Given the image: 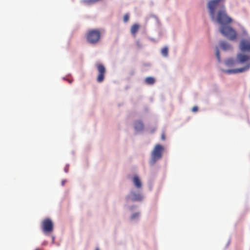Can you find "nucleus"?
<instances>
[{
  "instance_id": "nucleus-1",
  "label": "nucleus",
  "mask_w": 250,
  "mask_h": 250,
  "mask_svg": "<svg viewBox=\"0 0 250 250\" xmlns=\"http://www.w3.org/2000/svg\"><path fill=\"white\" fill-rule=\"evenodd\" d=\"M225 0H210L208 3L209 14L212 21L216 20L222 26L220 28V32L230 40L236 37L235 31L231 27L227 26L232 21L227 13L223 3Z\"/></svg>"
},
{
  "instance_id": "nucleus-2",
  "label": "nucleus",
  "mask_w": 250,
  "mask_h": 250,
  "mask_svg": "<svg viewBox=\"0 0 250 250\" xmlns=\"http://www.w3.org/2000/svg\"><path fill=\"white\" fill-rule=\"evenodd\" d=\"M164 151V146L160 144H157L151 152V159L150 164L154 165L157 161L161 159Z\"/></svg>"
},
{
  "instance_id": "nucleus-3",
  "label": "nucleus",
  "mask_w": 250,
  "mask_h": 250,
  "mask_svg": "<svg viewBox=\"0 0 250 250\" xmlns=\"http://www.w3.org/2000/svg\"><path fill=\"white\" fill-rule=\"evenodd\" d=\"M101 38V32L98 29L89 30L87 33V41L91 44H96L99 42Z\"/></svg>"
},
{
  "instance_id": "nucleus-4",
  "label": "nucleus",
  "mask_w": 250,
  "mask_h": 250,
  "mask_svg": "<svg viewBox=\"0 0 250 250\" xmlns=\"http://www.w3.org/2000/svg\"><path fill=\"white\" fill-rule=\"evenodd\" d=\"M42 229L44 233H51L54 229L52 221L49 218L44 219L42 223Z\"/></svg>"
},
{
  "instance_id": "nucleus-5",
  "label": "nucleus",
  "mask_w": 250,
  "mask_h": 250,
  "mask_svg": "<svg viewBox=\"0 0 250 250\" xmlns=\"http://www.w3.org/2000/svg\"><path fill=\"white\" fill-rule=\"evenodd\" d=\"M96 66L99 73L97 77V81L98 83H102L104 78V74L106 71L105 67L100 63H97Z\"/></svg>"
},
{
  "instance_id": "nucleus-6",
  "label": "nucleus",
  "mask_w": 250,
  "mask_h": 250,
  "mask_svg": "<svg viewBox=\"0 0 250 250\" xmlns=\"http://www.w3.org/2000/svg\"><path fill=\"white\" fill-rule=\"evenodd\" d=\"M134 129L137 131H142L144 129V125L141 121H136L134 122Z\"/></svg>"
},
{
  "instance_id": "nucleus-7",
  "label": "nucleus",
  "mask_w": 250,
  "mask_h": 250,
  "mask_svg": "<svg viewBox=\"0 0 250 250\" xmlns=\"http://www.w3.org/2000/svg\"><path fill=\"white\" fill-rule=\"evenodd\" d=\"M133 183L137 188H142L141 181L137 175L134 176L133 178Z\"/></svg>"
},
{
  "instance_id": "nucleus-8",
  "label": "nucleus",
  "mask_w": 250,
  "mask_h": 250,
  "mask_svg": "<svg viewBox=\"0 0 250 250\" xmlns=\"http://www.w3.org/2000/svg\"><path fill=\"white\" fill-rule=\"evenodd\" d=\"M131 200L133 201H141L143 196L141 194L133 193L131 195Z\"/></svg>"
},
{
  "instance_id": "nucleus-9",
  "label": "nucleus",
  "mask_w": 250,
  "mask_h": 250,
  "mask_svg": "<svg viewBox=\"0 0 250 250\" xmlns=\"http://www.w3.org/2000/svg\"><path fill=\"white\" fill-rule=\"evenodd\" d=\"M139 28H140V25L138 24H137V23L134 24L131 26V29H130L131 33L133 36H135L136 33L138 31Z\"/></svg>"
},
{
  "instance_id": "nucleus-10",
  "label": "nucleus",
  "mask_w": 250,
  "mask_h": 250,
  "mask_svg": "<svg viewBox=\"0 0 250 250\" xmlns=\"http://www.w3.org/2000/svg\"><path fill=\"white\" fill-rule=\"evenodd\" d=\"M220 46L222 49L224 50H228L230 48V45L225 42H220Z\"/></svg>"
},
{
  "instance_id": "nucleus-11",
  "label": "nucleus",
  "mask_w": 250,
  "mask_h": 250,
  "mask_svg": "<svg viewBox=\"0 0 250 250\" xmlns=\"http://www.w3.org/2000/svg\"><path fill=\"white\" fill-rule=\"evenodd\" d=\"M145 82L148 84H153L154 83L155 80L154 78L148 77L146 78Z\"/></svg>"
},
{
  "instance_id": "nucleus-12",
  "label": "nucleus",
  "mask_w": 250,
  "mask_h": 250,
  "mask_svg": "<svg viewBox=\"0 0 250 250\" xmlns=\"http://www.w3.org/2000/svg\"><path fill=\"white\" fill-rule=\"evenodd\" d=\"M99 0H83V2L88 5H91Z\"/></svg>"
},
{
  "instance_id": "nucleus-13",
  "label": "nucleus",
  "mask_w": 250,
  "mask_h": 250,
  "mask_svg": "<svg viewBox=\"0 0 250 250\" xmlns=\"http://www.w3.org/2000/svg\"><path fill=\"white\" fill-rule=\"evenodd\" d=\"M162 54L165 56L167 57L168 55V48L167 47H164L161 50Z\"/></svg>"
},
{
  "instance_id": "nucleus-14",
  "label": "nucleus",
  "mask_w": 250,
  "mask_h": 250,
  "mask_svg": "<svg viewBox=\"0 0 250 250\" xmlns=\"http://www.w3.org/2000/svg\"><path fill=\"white\" fill-rule=\"evenodd\" d=\"M216 56L219 61H220V56L218 47H216Z\"/></svg>"
},
{
  "instance_id": "nucleus-15",
  "label": "nucleus",
  "mask_w": 250,
  "mask_h": 250,
  "mask_svg": "<svg viewBox=\"0 0 250 250\" xmlns=\"http://www.w3.org/2000/svg\"><path fill=\"white\" fill-rule=\"evenodd\" d=\"M129 19V16L128 14L124 15L123 20L125 22H126L128 21Z\"/></svg>"
},
{
  "instance_id": "nucleus-16",
  "label": "nucleus",
  "mask_w": 250,
  "mask_h": 250,
  "mask_svg": "<svg viewBox=\"0 0 250 250\" xmlns=\"http://www.w3.org/2000/svg\"><path fill=\"white\" fill-rule=\"evenodd\" d=\"M139 213H138V212H136V213H135L131 215V219L132 220L134 219H135L136 218H137V217H139Z\"/></svg>"
},
{
  "instance_id": "nucleus-17",
  "label": "nucleus",
  "mask_w": 250,
  "mask_h": 250,
  "mask_svg": "<svg viewBox=\"0 0 250 250\" xmlns=\"http://www.w3.org/2000/svg\"><path fill=\"white\" fill-rule=\"evenodd\" d=\"M226 63L228 64V65H229V64H232L233 63V61L231 60H229L227 61L226 62Z\"/></svg>"
},
{
  "instance_id": "nucleus-18",
  "label": "nucleus",
  "mask_w": 250,
  "mask_h": 250,
  "mask_svg": "<svg viewBox=\"0 0 250 250\" xmlns=\"http://www.w3.org/2000/svg\"><path fill=\"white\" fill-rule=\"evenodd\" d=\"M198 109V107H197V106H194V107H192V111L193 112H195L197 111Z\"/></svg>"
},
{
  "instance_id": "nucleus-19",
  "label": "nucleus",
  "mask_w": 250,
  "mask_h": 250,
  "mask_svg": "<svg viewBox=\"0 0 250 250\" xmlns=\"http://www.w3.org/2000/svg\"><path fill=\"white\" fill-rule=\"evenodd\" d=\"M161 139L162 140H165V135L164 133H163L162 135H161Z\"/></svg>"
},
{
  "instance_id": "nucleus-20",
  "label": "nucleus",
  "mask_w": 250,
  "mask_h": 250,
  "mask_svg": "<svg viewBox=\"0 0 250 250\" xmlns=\"http://www.w3.org/2000/svg\"><path fill=\"white\" fill-rule=\"evenodd\" d=\"M95 250H100L99 248H96Z\"/></svg>"
}]
</instances>
